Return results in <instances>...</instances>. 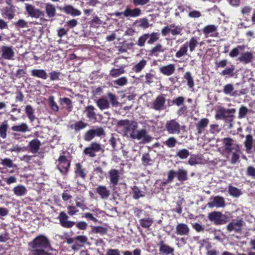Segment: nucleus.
<instances>
[{"mask_svg":"<svg viewBox=\"0 0 255 255\" xmlns=\"http://www.w3.org/2000/svg\"><path fill=\"white\" fill-rule=\"evenodd\" d=\"M28 246L32 251L51 248L49 240L43 235L36 236L31 242L28 243Z\"/></svg>","mask_w":255,"mask_h":255,"instance_id":"f257e3e1","label":"nucleus"},{"mask_svg":"<svg viewBox=\"0 0 255 255\" xmlns=\"http://www.w3.org/2000/svg\"><path fill=\"white\" fill-rule=\"evenodd\" d=\"M160 37V34L157 32L144 33L139 37L135 44L139 47H144L146 42L148 45H152L157 41Z\"/></svg>","mask_w":255,"mask_h":255,"instance_id":"f03ea898","label":"nucleus"},{"mask_svg":"<svg viewBox=\"0 0 255 255\" xmlns=\"http://www.w3.org/2000/svg\"><path fill=\"white\" fill-rule=\"evenodd\" d=\"M25 9L26 14L32 18H40V20L42 22L47 21L44 17L45 15L44 11L36 8L34 5L28 3H25Z\"/></svg>","mask_w":255,"mask_h":255,"instance_id":"7ed1b4c3","label":"nucleus"},{"mask_svg":"<svg viewBox=\"0 0 255 255\" xmlns=\"http://www.w3.org/2000/svg\"><path fill=\"white\" fill-rule=\"evenodd\" d=\"M183 27L180 25H176L175 24H168L163 27L161 30V33L163 36H166L169 33L173 36L181 35Z\"/></svg>","mask_w":255,"mask_h":255,"instance_id":"20e7f679","label":"nucleus"},{"mask_svg":"<svg viewBox=\"0 0 255 255\" xmlns=\"http://www.w3.org/2000/svg\"><path fill=\"white\" fill-rule=\"evenodd\" d=\"M208 218L209 221L213 222L216 225L225 224L227 222V216L221 212L213 211L208 214Z\"/></svg>","mask_w":255,"mask_h":255,"instance_id":"39448f33","label":"nucleus"},{"mask_svg":"<svg viewBox=\"0 0 255 255\" xmlns=\"http://www.w3.org/2000/svg\"><path fill=\"white\" fill-rule=\"evenodd\" d=\"M181 126L176 119L167 121L165 128L168 133L171 134H179L181 131Z\"/></svg>","mask_w":255,"mask_h":255,"instance_id":"423d86ee","label":"nucleus"},{"mask_svg":"<svg viewBox=\"0 0 255 255\" xmlns=\"http://www.w3.org/2000/svg\"><path fill=\"white\" fill-rule=\"evenodd\" d=\"M57 219L59 220V224L64 228L70 229L75 226V222L69 220L68 215L64 211L59 213Z\"/></svg>","mask_w":255,"mask_h":255,"instance_id":"0eeeda50","label":"nucleus"},{"mask_svg":"<svg viewBox=\"0 0 255 255\" xmlns=\"http://www.w3.org/2000/svg\"><path fill=\"white\" fill-rule=\"evenodd\" d=\"M103 149L100 143L92 142L89 146L85 148L83 152L85 155H88L90 157H94L96 156V152H100Z\"/></svg>","mask_w":255,"mask_h":255,"instance_id":"6e6552de","label":"nucleus"},{"mask_svg":"<svg viewBox=\"0 0 255 255\" xmlns=\"http://www.w3.org/2000/svg\"><path fill=\"white\" fill-rule=\"evenodd\" d=\"M130 137L133 139L142 140V143H149L151 141L152 137L147 132L145 129H141L136 133H130Z\"/></svg>","mask_w":255,"mask_h":255,"instance_id":"1a4fd4ad","label":"nucleus"},{"mask_svg":"<svg viewBox=\"0 0 255 255\" xmlns=\"http://www.w3.org/2000/svg\"><path fill=\"white\" fill-rule=\"evenodd\" d=\"M96 111L97 109L94 106L89 105L85 107L84 114L89 121L96 123L98 121L97 117L101 116L96 113Z\"/></svg>","mask_w":255,"mask_h":255,"instance_id":"9d476101","label":"nucleus"},{"mask_svg":"<svg viewBox=\"0 0 255 255\" xmlns=\"http://www.w3.org/2000/svg\"><path fill=\"white\" fill-rule=\"evenodd\" d=\"M58 162L57 167L59 171L63 174L67 173L71 165V161L68 160L65 156L60 155L58 158Z\"/></svg>","mask_w":255,"mask_h":255,"instance_id":"9b49d317","label":"nucleus"},{"mask_svg":"<svg viewBox=\"0 0 255 255\" xmlns=\"http://www.w3.org/2000/svg\"><path fill=\"white\" fill-rule=\"evenodd\" d=\"M1 58L5 60H11L14 59L15 53L12 46H2L1 47Z\"/></svg>","mask_w":255,"mask_h":255,"instance_id":"f8f14e48","label":"nucleus"},{"mask_svg":"<svg viewBox=\"0 0 255 255\" xmlns=\"http://www.w3.org/2000/svg\"><path fill=\"white\" fill-rule=\"evenodd\" d=\"M244 222L242 220H233L227 226V230L229 232L234 231L237 233H240L242 231Z\"/></svg>","mask_w":255,"mask_h":255,"instance_id":"ddd939ff","label":"nucleus"},{"mask_svg":"<svg viewBox=\"0 0 255 255\" xmlns=\"http://www.w3.org/2000/svg\"><path fill=\"white\" fill-rule=\"evenodd\" d=\"M207 205L209 208H213L214 207L223 208L226 205L224 198L220 196H215L212 201L208 203Z\"/></svg>","mask_w":255,"mask_h":255,"instance_id":"4468645a","label":"nucleus"},{"mask_svg":"<svg viewBox=\"0 0 255 255\" xmlns=\"http://www.w3.org/2000/svg\"><path fill=\"white\" fill-rule=\"evenodd\" d=\"M111 184L115 187L118 185L120 178V173L116 169H111L108 172Z\"/></svg>","mask_w":255,"mask_h":255,"instance_id":"2eb2a0df","label":"nucleus"},{"mask_svg":"<svg viewBox=\"0 0 255 255\" xmlns=\"http://www.w3.org/2000/svg\"><path fill=\"white\" fill-rule=\"evenodd\" d=\"M157 245L159 247V251L164 255H172L174 252V248L165 244L163 240L160 241Z\"/></svg>","mask_w":255,"mask_h":255,"instance_id":"dca6fc26","label":"nucleus"},{"mask_svg":"<svg viewBox=\"0 0 255 255\" xmlns=\"http://www.w3.org/2000/svg\"><path fill=\"white\" fill-rule=\"evenodd\" d=\"M154 219L149 214L145 215V217L140 218L139 221V225L144 229H149L154 223Z\"/></svg>","mask_w":255,"mask_h":255,"instance_id":"f3484780","label":"nucleus"},{"mask_svg":"<svg viewBox=\"0 0 255 255\" xmlns=\"http://www.w3.org/2000/svg\"><path fill=\"white\" fill-rule=\"evenodd\" d=\"M190 229L188 225L184 223L178 224L175 228V233L179 236H188Z\"/></svg>","mask_w":255,"mask_h":255,"instance_id":"a211bd4d","label":"nucleus"},{"mask_svg":"<svg viewBox=\"0 0 255 255\" xmlns=\"http://www.w3.org/2000/svg\"><path fill=\"white\" fill-rule=\"evenodd\" d=\"M166 99L163 95L158 96L152 104L153 108L156 111H161L164 109Z\"/></svg>","mask_w":255,"mask_h":255,"instance_id":"6ab92c4d","label":"nucleus"},{"mask_svg":"<svg viewBox=\"0 0 255 255\" xmlns=\"http://www.w3.org/2000/svg\"><path fill=\"white\" fill-rule=\"evenodd\" d=\"M175 71V65L174 64H169L159 67L160 73L166 76L172 75Z\"/></svg>","mask_w":255,"mask_h":255,"instance_id":"aec40b11","label":"nucleus"},{"mask_svg":"<svg viewBox=\"0 0 255 255\" xmlns=\"http://www.w3.org/2000/svg\"><path fill=\"white\" fill-rule=\"evenodd\" d=\"M224 150L229 153L236 149V144H234V140L230 137H225L222 139Z\"/></svg>","mask_w":255,"mask_h":255,"instance_id":"412c9836","label":"nucleus"},{"mask_svg":"<svg viewBox=\"0 0 255 255\" xmlns=\"http://www.w3.org/2000/svg\"><path fill=\"white\" fill-rule=\"evenodd\" d=\"M141 14V11L139 8L131 9L127 7L124 11V16L126 17H136Z\"/></svg>","mask_w":255,"mask_h":255,"instance_id":"4be33fe9","label":"nucleus"},{"mask_svg":"<svg viewBox=\"0 0 255 255\" xmlns=\"http://www.w3.org/2000/svg\"><path fill=\"white\" fill-rule=\"evenodd\" d=\"M59 9L66 14H70L73 16H79L81 14V12L79 10L75 8L71 5H66L63 7H60Z\"/></svg>","mask_w":255,"mask_h":255,"instance_id":"5701e85b","label":"nucleus"},{"mask_svg":"<svg viewBox=\"0 0 255 255\" xmlns=\"http://www.w3.org/2000/svg\"><path fill=\"white\" fill-rule=\"evenodd\" d=\"M199 38L197 36L191 37L188 41H187L184 43L185 45H186L187 49L189 48V51L192 52L195 51L196 48L199 44Z\"/></svg>","mask_w":255,"mask_h":255,"instance_id":"b1692460","label":"nucleus"},{"mask_svg":"<svg viewBox=\"0 0 255 255\" xmlns=\"http://www.w3.org/2000/svg\"><path fill=\"white\" fill-rule=\"evenodd\" d=\"M95 190L102 199H107L110 195V191L106 186L99 185Z\"/></svg>","mask_w":255,"mask_h":255,"instance_id":"393cba45","label":"nucleus"},{"mask_svg":"<svg viewBox=\"0 0 255 255\" xmlns=\"http://www.w3.org/2000/svg\"><path fill=\"white\" fill-rule=\"evenodd\" d=\"M209 124V120L207 118L201 119L196 124V129L197 133L201 134L202 133L205 128L208 126Z\"/></svg>","mask_w":255,"mask_h":255,"instance_id":"a878e982","label":"nucleus"},{"mask_svg":"<svg viewBox=\"0 0 255 255\" xmlns=\"http://www.w3.org/2000/svg\"><path fill=\"white\" fill-rule=\"evenodd\" d=\"M235 108L226 109L224 108H220L216 112L215 119L216 120H223L226 114H235L236 113Z\"/></svg>","mask_w":255,"mask_h":255,"instance_id":"bb28decb","label":"nucleus"},{"mask_svg":"<svg viewBox=\"0 0 255 255\" xmlns=\"http://www.w3.org/2000/svg\"><path fill=\"white\" fill-rule=\"evenodd\" d=\"M75 174L76 177H79L85 179L87 176V171L86 169L83 167L80 163L75 164Z\"/></svg>","mask_w":255,"mask_h":255,"instance_id":"cd10ccee","label":"nucleus"},{"mask_svg":"<svg viewBox=\"0 0 255 255\" xmlns=\"http://www.w3.org/2000/svg\"><path fill=\"white\" fill-rule=\"evenodd\" d=\"M254 58L252 52L247 51L241 54L238 58V60L244 64H248L251 62Z\"/></svg>","mask_w":255,"mask_h":255,"instance_id":"c85d7f7f","label":"nucleus"},{"mask_svg":"<svg viewBox=\"0 0 255 255\" xmlns=\"http://www.w3.org/2000/svg\"><path fill=\"white\" fill-rule=\"evenodd\" d=\"M41 145L40 141L37 138H34L29 142L28 146L30 151L33 153H36Z\"/></svg>","mask_w":255,"mask_h":255,"instance_id":"c756f323","label":"nucleus"},{"mask_svg":"<svg viewBox=\"0 0 255 255\" xmlns=\"http://www.w3.org/2000/svg\"><path fill=\"white\" fill-rule=\"evenodd\" d=\"M45 12L47 17L49 18H52L56 15V8L54 4L48 2L45 4Z\"/></svg>","mask_w":255,"mask_h":255,"instance_id":"7c9ffc66","label":"nucleus"},{"mask_svg":"<svg viewBox=\"0 0 255 255\" xmlns=\"http://www.w3.org/2000/svg\"><path fill=\"white\" fill-rule=\"evenodd\" d=\"M14 194L16 196H23L27 192L26 188L22 184L15 186L12 189Z\"/></svg>","mask_w":255,"mask_h":255,"instance_id":"2f4dec72","label":"nucleus"},{"mask_svg":"<svg viewBox=\"0 0 255 255\" xmlns=\"http://www.w3.org/2000/svg\"><path fill=\"white\" fill-rule=\"evenodd\" d=\"M31 75L44 80L46 79L48 77L47 73L43 69H33L31 71Z\"/></svg>","mask_w":255,"mask_h":255,"instance_id":"473e14b6","label":"nucleus"},{"mask_svg":"<svg viewBox=\"0 0 255 255\" xmlns=\"http://www.w3.org/2000/svg\"><path fill=\"white\" fill-rule=\"evenodd\" d=\"M254 144L253 137L251 134H248L246 136V139L244 141V145L246 148V151L249 153L253 148Z\"/></svg>","mask_w":255,"mask_h":255,"instance_id":"72a5a7b5","label":"nucleus"},{"mask_svg":"<svg viewBox=\"0 0 255 255\" xmlns=\"http://www.w3.org/2000/svg\"><path fill=\"white\" fill-rule=\"evenodd\" d=\"M25 114L31 123H33L36 119V116L34 115V109L30 105H27L25 108Z\"/></svg>","mask_w":255,"mask_h":255,"instance_id":"f704fd0d","label":"nucleus"},{"mask_svg":"<svg viewBox=\"0 0 255 255\" xmlns=\"http://www.w3.org/2000/svg\"><path fill=\"white\" fill-rule=\"evenodd\" d=\"M217 30V27L214 24L208 25L205 26L202 30V31L206 37H207L209 35L210 36H213V35L211 33L216 32Z\"/></svg>","mask_w":255,"mask_h":255,"instance_id":"c9c22d12","label":"nucleus"},{"mask_svg":"<svg viewBox=\"0 0 255 255\" xmlns=\"http://www.w3.org/2000/svg\"><path fill=\"white\" fill-rule=\"evenodd\" d=\"M163 51L164 49L162 45L160 43H158L148 51L149 55L151 56H158L159 53L163 52Z\"/></svg>","mask_w":255,"mask_h":255,"instance_id":"e433bc0d","label":"nucleus"},{"mask_svg":"<svg viewBox=\"0 0 255 255\" xmlns=\"http://www.w3.org/2000/svg\"><path fill=\"white\" fill-rule=\"evenodd\" d=\"M88 124L82 121L76 122L75 124L70 125V128L74 129L75 132H78L80 130L85 128L88 126Z\"/></svg>","mask_w":255,"mask_h":255,"instance_id":"4c0bfd02","label":"nucleus"},{"mask_svg":"<svg viewBox=\"0 0 255 255\" xmlns=\"http://www.w3.org/2000/svg\"><path fill=\"white\" fill-rule=\"evenodd\" d=\"M176 177L179 181L184 182L188 179L187 171L184 169H179L176 171Z\"/></svg>","mask_w":255,"mask_h":255,"instance_id":"58836bf2","label":"nucleus"},{"mask_svg":"<svg viewBox=\"0 0 255 255\" xmlns=\"http://www.w3.org/2000/svg\"><path fill=\"white\" fill-rule=\"evenodd\" d=\"M187 54L188 49L186 45L184 43L180 46L179 49L176 52L175 56L178 59H181L182 57L187 55Z\"/></svg>","mask_w":255,"mask_h":255,"instance_id":"ea45409f","label":"nucleus"},{"mask_svg":"<svg viewBox=\"0 0 255 255\" xmlns=\"http://www.w3.org/2000/svg\"><path fill=\"white\" fill-rule=\"evenodd\" d=\"M97 107L101 110H104L110 108V103L108 100L105 98H100L96 102Z\"/></svg>","mask_w":255,"mask_h":255,"instance_id":"a19ab883","label":"nucleus"},{"mask_svg":"<svg viewBox=\"0 0 255 255\" xmlns=\"http://www.w3.org/2000/svg\"><path fill=\"white\" fill-rule=\"evenodd\" d=\"M107 228L102 226H91V233L92 234H100L101 235L107 234Z\"/></svg>","mask_w":255,"mask_h":255,"instance_id":"79ce46f5","label":"nucleus"},{"mask_svg":"<svg viewBox=\"0 0 255 255\" xmlns=\"http://www.w3.org/2000/svg\"><path fill=\"white\" fill-rule=\"evenodd\" d=\"M235 70V65H231L230 67H226L224 70H223L220 74L222 76H226L229 77H233L234 76Z\"/></svg>","mask_w":255,"mask_h":255,"instance_id":"37998d69","label":"nucleus"},{"mask_svg":"<svg viewBox=\"0 0 255 255\" xmlns=\"http://www.w3.org/2000/svg\"><path fill=\"white\" fill-rule=\"evenodd\" d=\"M131 188L133 193L132 197L134 199L137 200L144 196L143 192L137 186L134 185Z\"/></svg>","mask_w":255,"mask_h":255,"instance_id":"c03bdc74","label":"nucleus"},{"mask_svg":"<svg viewBox=\"0 0 255 255\" xmlns=\"http://www.w3.org/2000/svg\"><path fill=\"white\" fill-rule=\"evenodd\" d=\"M125 70L123 67L119 68H113L110 71L109 75L113 78H117L125 73Z\"/></svg>","mask_w":255,"mask_h":255,"instance_id":"a18cd8bd","label":"nucleus"},{"mask_svg":"<svg viewBox=\"0 0 255 255\" xmlns=\"http://www.w3.org/2000/svg\"><path fill=\"white\" fill-rule=\"evenodd\" d=\"M11 130L16 132H25L28 131V127L26 123H22L20 125H15L11 127Z\"/></svg>","mask_w":255,"mask_h":255,"instance_id":"49530a36","label":"nucleus"},{"mask_svg":"<svg viewBox=\"0 0 255 255\" xmlns=\"http://www.w3.org/2000/svg\"><path fill=\"white\" fill-rule=\"evenodd\" d=\"M246 45H238L236 47L234 48L230 52L229 56L232 58L237 57L240 51H244L246 49Z\"/></svg>","mask_w":255,"mask_h":255,"instance_id":"de8ad7c7","label":"nucleus"},{"mask_svg":"<svg viewBox=\"0 0 255 255\" xmlns=\"http://www.w3.org/2000/svg\"><path fill=\"white\" fill-rule=\"evenodd\" d=\"M184 79L187 81V85L190 89H192L194 87V81L192 76L191 73L189 71L186 72L184 75Z\"/></svg>","mask_w":255,"mask_h":255,"instance_id":"09e8293b","label":"nucleus"},{"mask_svg":"<svg viewBox=\"0 0 255 255\" xmlns=\"http://www.w3.org/2000/svg\"><path fill=\"white\" fill-rule=\"evenodd\" d=\"M147 64V61L142 59L133 67L132 70L135 73H139L145 67Z\"/></svg>","mask_w":255,"mask_h":255,"instance_id":"8fccbe9b","label":"nucleus"},{"mask_svg":"<svg viewBox=\"0 0 255 255\" xmlns=\"http://www.w3.org/2000/svg\"><path fill=\"white\" fill-rule=\"evenodd\" d=\"M138 127V124L136 121H131L130 124L125 128V133H128V131H131V133H135V129Z\"/></svg>","mask_w":255,"mask_h":255,"instance_id":"3c124183","label":"nucleus"},{"mask_svg":"<svg viewBox=\"0 0 255 255\" xmlns=\"http://www.w3.org/2000/svg\"><path fill=\"white\" fill-rule=\"evenodd\" d=\"M234 150L235 151L232 153L231 159V162L232 164L236 163L240 158V148L238 144H236V149H235Z\"/></svg>","mask_w":255,"mask_h":255,"instance_id":"603ef678","label":"nucleus"},{"mask_svg":"<svg viewBox=\"0 0 255 255\" xmlns=\"http://www.w3.org/2000/svg\"><path fill=\"white\" fill-rule=\"evenodd\" d=\"M7 128V121H5L0 125V136L3 139L6 137Z\"/></svg>","mask_w":255,"mask_h":255,"instance_id":"864d4df0","label":"nucleus"},{"mask_svg":"<svg viewBox=\"0 0 255 255\" xmlns=\"http://www.w3.org/2000/svg\"><path fill=\"white\" fill-rule=\"evenodd\" d=\"M75 201L76 207H79L83 210L88 209V207L85 203V198L84 197H76Z\"/></svg>","mask_w":255,"mask_h":255,"instance_id":"5fc2aeb1","label":"nucleus"},{"mask_svg":"<svg viewBox=\"0 0 255 255\" xmlns=\"http://www.w3.org/2000/svg\"><path fill=\"white\" fill-rule=\"evenodd\" d=\"M90 27L93 28H98L102 24V21L97 15L95 16L89 22Z\"/></svg>","mask_w":255,"mask_h":255,"instance_id":"6e6d98bb","label":"nucleus"},{"mask_svg":"<svg viewBox=\"0 0 255 255\" xmlns=\"http://www.w3.org/2000/svg\"><path fill=\"white\" fill-rule=\"evenodd\" d=\"M229 194L234 197H239L242 194L241 191L240 189L233 186L231 184L229 186Z\"/></svg>","mask_w":255,"mask_h":255,"instance_id":"4d7b16f0","label":"nucleus"},{"mask_svg":"<svg viewBox=\"0 0 255 255\" xmlns=\"http://www.w3.org/2000/svg\"><path fill=\"white\" fill-rule=\"evenodd\" d=\"M249 112V110L244 106H241L239 110L238 118L242 119L245 118Z\"/></svg>","mask_w":255,"mask_h":255,"instance_id":"13d9d810","label":"nucleus"},{"mask_svg":"<svg viewBox=\"0 0 255 255\" xmlns=\"http://www.w3.org/2000/svg\"><path fill=\"white\" fill-rule=\"evenodd\" d=\"M61 104H65L67 106L66 109L68 112H71L73 109V105L71 100L68 98H63L60 99Z\"/></svg>","mask_w":255,"mask_h":255,"instance_id":"bf43d9fd","label":"nucleus"},{"mask_svg":"<svg viewBox=\"0 0 255 255\" xmlns=\"http://www.w3.org/2000/svg\"><path fill=\"white\" fill-rule=\"evenodd\" d=\"M48 104L51 109L54 112H58L59 111V107L57 103L54 101V98L53 96H50L48 98Z\"/></svg>","mask_w":255,"mask_h":255,"instance_id":"052dcab7","label":"nucleus"},{"mask_svg":"<svg viewBox=\"0 0 255 255\" xmlns=\"http://www.w3.org/2000/svg\"><path fill=\"white\" fill-rule=\"evenodd\" d=\"M2 15L3 17H7L9 20H11L13 18L14 14L10 8L6 7L3 12H2Z\"/></svg>","mask_w":255,"mask_h":255,"instance_id":"680f3d73","label":"nucleus"},{"mask_svg":"<svg viewBox=\"0 0 255 255\" xmlns=\"http://www.w3.org/2000/svg\"><path fill=\"white\" fill-rule=\"evenodd\" d=\"M95 136L101 137L105 135V131L101 126L97 127L95 129H92Z\"/></svg>","mask_w":255,"mask_h":255,"instance_id":"e2e57ef3","label":"nucleus"},{"mask_svg":"<svg viewBox=\"0 0 255 255\" xmlns=\"http://www.w3.org/2000/svg\"><path fill=\"white\" fill-rule=\"evenodd\" d=\"M189 151L185 148L179 150L176 153V156L180 159H184L187 158L189 155Z\"/></svg>","mask_w":255,"mask_h":255,"instance_id":"0e129e2a","label":"nucleus"},{"mask_svg":"<svg viewBox=\"0 0 255 255\" xmlns=\"http://www.w3.org/2000/svg\"><path fill=\"white\" fill-rule=\"evenodd\" d=\"M177 142V141L174 137H170L164 142V143L168 147L172 148L175 146Z\"/></svg>","mask_w":255,"mask_h":255,"instance_id":"69168bd1","label":"nucleus"},{"mask_svg":"<svg viewBox=\"0 0 255 255\" xmlns=\"http://www.w3.org/2000/svg\"><path fill=\"white\" fill-rule=\"evenodd\" d=\"M0 164H1L3 166L5 167L11 168L13 166V162L12 160L8 158H5L4 159H1V161L0 162Z\"/></svg>","mask_w":255,"mask_h":255,"instance_id":"338daca9","label":"nucleus"},{"mask_svg":"<svg viewBox=\"0 0 255 255\" xmlns=\"http://www.w3.org/2000/svg\"><path fill=\"white\" fill-rule=\"evenodd\" d=\"M32 255H52V254L49 253L47 249H39L32 251Z\"/></svg>","mask_w":255,"mask_h":255,"instance_id":"774afa93","label":"nucleus"}]
</instances>
